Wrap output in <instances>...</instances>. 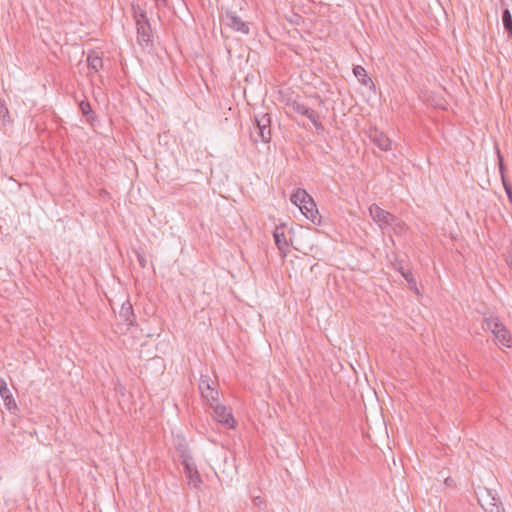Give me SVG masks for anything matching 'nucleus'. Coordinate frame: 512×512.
<instances>
[{
    "instance_id": "1",
    "label": "nucleus",
    "mask_w": 512,
    "mask_h": 512,
    "mask_svg": "<svg viewBox=\"0 0 512 512\" xmlns=\"http://www.w3.org/2000/svg\"><path fill=\"white\" fill-rule=\"evenodd\" d=\"M178 451L181 464L184 466V473L188 479V485L193 488H199L202 483V478L190 451L186 446H179Z\"/></svg>"
},
{
    "instance_id": "2",
    "label": "nucleus",
    "mask_w": 512,
    "mask_h": 512,
    "mask_svg": "<svg viewBox=\"0 0 512 512\" xmlns=\"http://www.w3.org/2000/svg\"><path fill=\"white\" fill-rule=\"evenodd\" d=\"M254 143H269L271 140V117L268 113L255 115V123L250 133Z\"/></svg>"
},
{
    "instance_id": "3",
    "label": "nucleus",
    "mask_w": 512,
    "mask_h": 512,
    "mask_svg": "<svg viewBox=\"0 0 512 512\" xmlns=\"http://www.w3.org/2000/svg\"><path fill=\"white\" fill-rule=\"evenodd\" d=\"M477 496L478 503L485 512H504L500 499L493 495L490 489H481Z\"/></svg>"
},
{
    "instance_id": "4",
    "label": "nucleus",
    "mask_w": 512,
    "mask_h": 512,
    "mask_svg": "<svg viewBox=\"0 0 512 512\" xmlns=\"http://www.w3.org/2000/svg\"><path fill=\"white\" fill-rule=\"evenodd\" d=\"M369 213L372 219L381 227L384 228L386 226H397L399 225V219L391 214L390 212L382 209L377 204H372L369 207Z\"/></svg>"
},
{
    "instance_id": "5",
    "label": "nucleus",
    "mask_w": 512,
    "mask_h": 512,
    "mask_svg": "<svg viewBox=\"0 0 512 512\" xmlns=\"http://www.w3.org/2000/svg\"><path fill=\"white\" fill-rule=\"evenodd\" d=\"M286 106L290 111L307 117L316 129L323 128L321 122L319 121L318 113L305 104L296 100H288Z\"/></svg>"
},
{
    "instance_id": "6",
    "label": "nucleus",
    "mask_w": 512,
    "mask_h": 512,
    "mask_svg": "<svg viewBox=\"0 0 512 512\" xmlns=\"http://www.w3.org/2000/svg\"><path fill=\"white\" fill-rule=\"evenodd\" d=\"M211 408L213 409V417L218 423L229 429L235 427L236 421L229 408L219 403H216V405Z\"/></svg>"
},
{
    "instance_id": "7",
    "label": "nucleus",
    "mask_w": 512,
    "mask_h": 512,
    "mask_svg": "<svg viewBox=\"0 0 512 512\" xmlns=\"http://www.w3.org/2000/svg\"><path fill=\"white\" fill-rule=\"evenodd\" d=\"M223 22L227 27L233 29L236 32L248 34L250 31L249 24L243 21L242 18L239 17L234 11H226L225 15L223 16Z\"/></svg>"
},
{
    "instance_id": "8",
    "label": "nucleus",
    "mask_w": 512,
    "mask_h": 512,
    "mask_svg": "<svg viewBox=\"0 0 512 512\" xmlns=\"http://www.w3.org/2000/svg\"><path fill=\"white\" fill-rule=\"evenodd\" d=\"M368 136L371 142H373L380 150L389 151L391 149V140L377 128H371Z\"/></svg>"
},
{
    "instance_id": "9",
    "label": "nucleus",
    "mask_w": 512,
    "mask_h": 512,
    "mask_svg": "<svg viewBox=\"0 0 512 512\" xmlns=\"http://www.w3.org/2000/svg\"><path fill=\"white\" fill-rule=\"evenodd\" d=\"M0 396L4 401L5 407L9 411L12 412V411H15L18 409L17 403H16L12 393L10 392L6 381L3 378H0Z\"/></svg>"
},
{
    "instance_id": "10",
    "label": "nucleus",
    "mask_w": 512,
    "mask_h": 512,
    "mask_svg": "<svg viewBox=\"0 0 512 512\" xmlns=\"http://www.w3.org/2000/svg\"><path fill=\"white\" fill-rule=\"evenodd\" d=\"M273 237L277 248L285 256L288 251L289 244L286 239L284 226H276L273 232Z\"/></svg>"
},
{
    "instance_id": "11",
    "label": "nucleus",
    "mask_w": 512,
    "mask_h": 512,
    "mask_svg": "<svg viewBox=\"0 0 512 512\" xmlns=\"http://www.w3.org/2000/svg\"><path fill=\"white\" fill-rule=\"evenodd\" d=\"M119 317L128 328L134 326L136 317L133 311V307L129 301H126L122 304Z\"/></svg>"
},
{
    "instance_id": "12",
    "label": "nucleus",
    "mask_w": 512,
    "mask_h": 512,
    "mask_svg": "<svg viewBox=\"0 0 512 512\" xmlns=\"http://www.w3.org/2000/svg\"><path fill=\"white\" fill-rule=\"evenodd\" d=\"M88 68L97 73L103 68L102 55L96 50H89L87 53Z\"/></svg>"
},
{
    "instance_id": "13",
    "label": "nucleus",
    "mask_w": 512,
    "mask_h": 512,
    "mask_svg": "<svg viewBox=\"0 0 512 512\" xmlns=\"http://www.w3.org/2000/svg\"><path fill=\"white\" fill-rule=\"evenodd\" d=\"M301 212L306 216L307 219H310L313 223L318 219V210L316 209V204L314 200L308 198L307 201L299 206Z\"/></svg>"
},
{
    "instance_id": "14",
    "label": "nucleus",
    "mask_w": 512,
    "mask_h": 512,
    "mask_svg": "<svg viewBox=\"0 0 512 512\" xmlns=\"http://www.w3.org/2000/svg\"><path fill=\"white\" fill-rule=\"evenodd\" d=\"M136 27L139 40L145 43L149 42L152 33L149 21L137 23Z\"/></svg>"
},
{
    "instance_id": "15",
    "label": "nucleus",
    "mask_w": 512,
    "mask_h": 512,
    "mask_svg": "<svg viewBox=\"0 0 512 512\" xmlns=\"http://www.w3.org/2000/svg\"><path fill=\"white\" fill-rule=\"evenodd\" d=\"M493 335L502 345L510 347L511 336L505 326L500 327V329L494 331Z\"/></svg>"
},
{
    "instance_id": "16",
    "label": "nucleus",
    "mask_w": 512,
    "mask_h": 512,
    "mask_svg": "<svg viewBox=\"0 0 512 512\" xmlns=\"http://www.w3.org/2000/svg\"><path fill=\"white\" fill-rule=\"evenodd\" d=\"M311 196L304 189H297L290 197V200L296 206H300L305 203Z\"/></svg>"
},
{
    "instance_id": "17",
    "label": "nucleus",
    "mask_w": 512,
    "mask_h": 512,
    "mask_svg": "<svg viewBox=\"0 0 512 512\" xmlns=\"http://www.w3.org/2000/svg\"><path fill=\"white\" fill-rule=\"evenodd\" d=\"M502 23L505 31L508 33L509 37L512 39V15L508 8H505L502 12Z\"/></svg>"
},
{
    "instance_id": "18",
    "label": "nucleus",
    "mask_w": 512,
    "mask_h": 512,
    "mask_svg": "<svg viewBox=\"0 0 512 512\" xmlns=\"http://www.w3.org/2000/svg\"><path fill=\"white\" fill-rule=\"evenodd\" d=\"M202 396L207 400L210 407H213L216 405V403H219V393L216 390L215 386L206 391L205 393H202Z\"/></svg>"
},
{
    "instance_id": "19",
    "label": "nucleus",
    "mask_w": 512,
    "mask_h": 512,
    "mask_svg": "<svg viewBox=\"0 0 512 512\" xmlns=\"http://www.w3.org/2000/svg\"><path fill=\"white\" fill-rule=\"evenodd\" d=\"M79 109L82 114L87 118L88 121H92L95 118V114L91 108L89 101L82 100L79 102Z\"/></svg>"
},
{
    "instance_id": "20",
    "label": "nucleus",
    "mask_w": 512,
    "mask_h": 512,
    "mask_svg": "<svg viewBox=\"0 0 512 512\" xmlns=\"http://www.w3.org/2000/svg\"><path fill=\"white\" fill-rule=\"evenodd\" d=\"M353 73L355 77L364 85H367L368 82H371V79L367 77V73L364 67L357 65L353 68Z\"/></svg>"
},
{
    "instance_id": "21",
    "label": "nucleus",
    "mask_w": 512,
    "mask_h": 512,
    "mask_svg": "<svg viewBox=\"0 0 512 512\" xmlns=\"http://www.w3.org/2000/svg\"><path fill=\"white\" fill-rule=\"evenodd\" d=\"M132 11L136 24L149 21L146 12L139 5H132Z\"/></svg>"
},
{
    "instance_id": "22",
    "label": "nucleus",
    "mask_w": 512,
    "mask_h": 512,
    "mask_svg": "<svg viewBox=\"0 0 512 512\" xmlns=\"http://www.w3.org/2000/svg\"><path fill=\"white\" fill-rule=\"evenodd\" d=\"M215 385H216L215 381L210 379L208 376H204V375L201 376L200 381H199V389L201 391V394L205 393L206 391H208Z\"/></svg>"
},
{
    "instance_id": "23",
    "label": "nucleus",
    "mask_w": 512,
    "mask_h": 512,
    "mask_svg": "<svg viewBox=\"0 0 512 512\" xmlns=\"http://www.w3.org/2000/svg\"><path fill=\"white\" fill-rule=\"evenodd\" d=\"M485 322L487 325V328L494 333V331L500 329V327H503L504 325L499 320L498 317L490 316L489 318H485Z\"/></svg>"
},
{
    "instance_id": "24",
    "label": "nucleus",
    "mask_w": 512,
    "mask_h": 512,
    "mask_svg": "<svg viewBox=\"0 0 512 512\" xmlns=\"http://www.w3.org/2000/svg\"><path fill=\"white\" fill-rule=\"evenodd\" d=\"M0 120L4 123L10 121L9 110L6 106V103L3 99L0 98Z\"/></svg>"
},
{
    "instance_id": "25",
    "label": "nucleus",
    "mask_w": 512,
    "mask_h": 512,
    "mask_svg": "<svg viewBox=\"0 0 512 512\" xmlns=\"http://www.w3.org/2000/svg\"><path fill=\"white\" fill-rule=\"evenodd\" d=\"M501 180H502L504 190H505L510 202H512V184L507 180L506 177H503Z\"/></svg>"
},
{
    "instance_id": "26",
    "label": "nucleus",
    "mask_w": 512,
    "mask_h": 512,
    "mask_svg": "<svg viewBox=\"0 0 512 512\" xmlns=\"http://www.w3.org/2000/svg\"><path fill=\"white\" fill-rule=\"evenodd\" d=\"M497 155H498V162H499V172H500V176H501V179H502L503 177H506L505 176L506 167L504 165L503 157L500 154L499 150L497 152Z\"/></svg>"
},
{
    "instance_id": "27",
    "label": "nucleus",
    "mask_w": 512,
    "mask_h": 512,
    "mask_svg": "<svg viewBox=\"0 0 512 512\" xmlns=\"http://www.w3.org/2000/svg\"><path fill=\"white\" fill-rule=\"evenodd\" d=\"M401 274L409 284L415 285V279L413 278V274L410 270L401 271Z\"/></svg>"
},
{
    "instance_id": "28",
    "label": "nucleus",
    "mask_w": 512,
    "mask_h": 512,
    "mask_svg": "<svg viewBox=\"0 0 512 512\" xmlns=\"http://www.w3.org/2000/svg\"><path fill=\"white\" fill-rule=\"evenodd\" d=\"M137 260L142 268L147 266V259L144 254L137 252Z\"/></svg>"
},
{
    "instance_id": "29",
    "label": "nucleus",
    "mask_w": 512,
    "mask_h": 512,
    "mask_svg": "<svg viewBox=\"0 0 512 512\" xmlns=\"http://www.w3.org/2000/svg\"><path fill=\"white\" fill-rule=\"evenodd\" d=\"M454 480L452 478H446L445 479V484L448 485V486H451L453 484Z\"/></svg>"
},
{
    "instance_id": "30",
    "label": "nucleus",
    "mask_w": 512,
    "mask_h": 512,
    "mask_svg": "<svg viewBox=\"0 0 512 512\" xmlns=\"http://www.w3.org/2000/svg\"><path fill=\"white\" fill-rule=\"evenodd\" d=\"M254 502L256 505H260L261 503H263V499L261 497H256L254 499Z\"/></svg>"
},
{
    "instance_id": "31",
    "label": "nucleus",
    "mask_w": 512,
    "mask_h": 512,
    "mask_svg": "<svg viewBox=\"0 0 512 512\" xmlns=\"http://www.w3.org/2000/svg\"><path fill=\"white\" fill-rule=\"evenodd\" d=\"M409 288H410V289H414V290L416 291V293H419V291H418V289H417V287H416V284H415V285H413V284H409Z\"/></svg>"
}]
</instances>
